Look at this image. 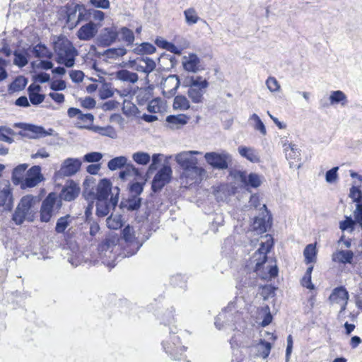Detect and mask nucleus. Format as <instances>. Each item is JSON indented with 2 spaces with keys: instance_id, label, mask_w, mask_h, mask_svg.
Returning <instances> with one entry per match:
<instances>
[{
  "instance_id": "56",
  "label": "nucleus",
  "mask_w": 362,
  "mask_h": 362,
  "mask_svg": "<svg viewBox=\"0 0 362 362\" xmlns=\"http://www.w3.org/2000/svg\"><path fill=\"white\" fill-rule=\"evenodd\" d=\"M349 197L353 199L354 202L361 204L362 201V192L358 187L352 186L350 189Z\"/></svg>"
},
{
  "instance_id": "41",
  "label": "nucleus",
  "mask_w": 362,
  "mask_h": 362,
  "mask_svg": "<svg viewBox=\"0 0 362 362\" xmlns=\"http://www.w3.org/2000/svg\"><path fill=\"white\" fill-rule=\"evenodd\" d=\"M185 22L188 25L196 24L200 19L194 8H189L184 11Z\"/></svg>"
},
{
  "instance_id": "15",
  "label": "nucleus",
  "mask_w": 362,
  "mask_h": 362,
  "mask_svg": "<svg viewBox=\"0 0 362 362\" xmlns=\"http://www.w3.org/2000/svg\"><path fill=\"white\" fill-rule=\"evenodd\" d=\"M202 153L197 151H183L176 155L175 160L183 169L191 168L197 165V159L194 155H199Z\"/></svg>"
},
{
  "instance_id": "55",
  "label": "nucleus",
  "mask_w": 362,
  "mask_h": 362,
  "mask_svg": "<svg viewBox=\"0 0 362 362\" xmlns=\"http://www.w3.org/2000/svg\"><path fill=\"white\" fill-rule=\"evenodd\" d=\"M103 156L100 152H90L83 156V160L87 163H96L100 161Z\"/></svg>"
},
{
  "instance_id": "1",
  "label": "nucleus",
  "mask_w": 362,
  "mask_h": 362,
  "mask_svg": "<svg viewBox=\"0 0 362 362\" xmlns=\"http://www.w3.org/2000/svg\"><path fill=\"white\" fill-rule=\"evenodd\" d=\"M163 323L169 326L170 336L163 341L162 345L165 353L173 360H181L186 347L182 345L177 333V328L174 325L175 322L173 311L169 310L164 313L162 317Z\"/></svg>"
},
{
  "instance_id": "47",
  "label": "nucleus",
  "mask_w": 362,
  "mask_h": 362,
  "mask_svg": "<svg viewBox=\"0 0 362 362\" xmlns=\"http://www.w3.org/2000/svg\"><path fill=\"white\" fill-rule=\"evenodd\" d=\"M29 130L33 133L35 134L38 137H45L47 136H51L53 134L54 130L49 129L48 130L45 129L42 127L40 126H30Z\"/></svg>"
},
{
  "instance_id": "35",
  "label": "nucleus",
  "mask_w": 362,
  "mask_h": 362,
  "mask_svg": "<svg viewBox=\"0 0 362 362\" xmlns=\"http://www.w3.org/2000/svg\"><path fill=\"white\" fill-rule=\"evenodd\" d=\"M272 345L269 342L264 339H260L259 342L256 345L257 356L267 358L270 354Z\"/></svg>"
},
{
  "instance_id": "43",
  "label": "nucleus",
  "mask_w": 362,
  "mask_h": 362,
  "mask_svg": "<svg viewBox=\"0 0 362 362\" xmlns=\"http://www.w3.org/2000/svg\"><path fill=\"white\" fill-rule=\"evenodd\" d=\"M139 170L133 164L127 163L125 165V170L119 173V177L124 180L127 176H140Z\"/></svg>"
},
{
  "instance_id": "44",
  "label": "nucleus",
  "mask_w": 362,
  "mask_h": 362,
  "mask_svg": "<svg viewBox=\"0 0 362 362\" xmlns=\"http://www.w3.org/2000/svg\"><path fill=\"white\" fill-rule=\"evenodd\" d=\"M132 159L139 165H147L151 160V156L148 153L138 151L132 154Z\"/></svg>"
},
{
  "instance_id": "14",
  "label": "nucleus",
  "mask_w": 362,
  "mask_h": 362,
  "mask_svg": "<svg viewBox=\"0 0 362 362\" xmlns=\"http://www.w3.org/2000/svg\"><path fill=\"white\" fill-rule=\"evenodd\" d=\"M180 79L177 75L168 76L161 83L163 95L167 98L174 96L180 86Z\"/></svg>"
},
{
  "instance_id": "3",
  "label": "nucleus",
  "mask_w": 362,
  "mask_h": 362,
  "mask_svg": "<svg viewBox=\"0 0 362 362\" xmlns=\"http://www.w3.org/2000/svg\"><path fill=\"white\" fill-rule=\"evenodd\" d=\"M54 51L57 54L56 62L58 64H64L67 68L74 66L78 52L68 39L59 38L54 42Z\"/></svg>"
},
{
  "instance_id": "36",
  "label": "nucleus",
  "mask_w": 362,
  "mask_h": 362,
  "mask_svg": "<svg viewBox=\"0 0 362 362\" xmlns=\"http://www.w3.org/2000/svg\"><path fill=\"white\" fill-rule=\"evenodd\" d=\"M127 164V158L124 156H117L107 163L109 170L114 171L124 167Z\"/></svg>"
},
{
  "instance_id": "52",
  "label": "nucleus",
  "mask_w": 362,
  "mask_h": 362,
  "mask_svg": "<svg viewBox=\"0 0 362 362\" xmlns=\"http://www.w3.org/2000/svg\"><path fill=\"white\" fill-rule=\"evenodd\" d=\"M119 33L121 35L122 40H124L129 45L132 44L134 42V33L129 28L124 27V28H121V30Z\"/></svg>"
},
{
  "instance_id": "45",
  "label": "nucleus",
  "mask_w": 362,
  "mask_h": 362,
  "mask_svg": "<svg viewBox=\"0 0 362 362\" xmlns=\"http://www.w3.org/2000/svg\"><path fill=\"white\" fill-rule=\"evenodd\" d=\"M27 83L26 78L18 76L11 83L9 89L13 92L21 90L26 86Z\"/></svg>"
},
{
  "instance_id": "2",
  "label": "nucleus",
  "mask_w": 362,
  "mask_h": 362,
  "mask_svg": "<svg viewBox=\"0 0 362 362\" xmlns=\"http://www.w3.org/2000/svg\"><path fill=\"white\" fill-rule=\"evenodd\" d=\"M39 199L28 194L23 196L13 214L12 220L16 225L22 224L25 221L32 222L37 212Z\"/></svg>"
},
{
  "instance_id": "20",
  "label": "nucleus",
  "mask_w": 362,
  "mask_h": 362,
  "mask_svg": "<svg viewBox=\"0 0 362 362\" xmlns=\"http://www.w3.org/2000/svg\"><path fill=\"white\" fill-rule=\"evenodd\" d=\"M116 194V192H112V185L109 180L105 178L101 180L96 188L95 199H108L110 194Z\"/></svg>"
},
{
  "instance_id": "51",
  "label": "nucleus",
  "mask_w": 362,
  "mask_h": 362,
  "mask_svg": "<svg viewBox=\"0 0 362 362\" xmlns=\"http://www.w3.org/2000/svg\"><path fill=\"white\" fill-rule=\"evenodd\" d=\"M126 53H127L126 49H124V47H119V48L109 49L106 50L105 52V55L107 58L114 59V58H117L119 57H122Z\"/></svg>"
},
{
  "instance_id": "7",
  "label": "nucleus",
  "mask_w": 362,
  "mask_h": 362,
  "mask_svg": "<svg viewBox=\"0 0 362 362\" xmlns=\"http://www.w3.org/2000/svg\"><path fill=\"white\" fill-rule=\"evenodd\" d=\"M204 158L210 165L218 170L227 169L228 163L231 162V156L226 151L206 153Z\"/></svg>"
},
{
  "instance_id": "24",
  "label": "nucleus",
  "mask_w": 362,
  "mask_h": 362,
  "mask_svg": "<svg viewBox=\"0 0 362 362\" xmlns=\"http://www.w3.org/2000/svg\"><path fill=\"white\" fill-rule=\"evenodd\" d=\"M238 177L245 185L256 188L261 185L260 177L256 173L247 175L245 172L239 171L238 173Z\"/></svg>"
},
{
  "instance_id": "4",
  "label": "nucleus",
  "mask_w": 362,
  "mask_h": 362,
  "mask_svg": "<svg viewBox=\"0 0 362 362\" xmlns=\"http://www.w3.org/2000/svg\"><path fill=\"white\" fill-rule=\"evenodd\" d=\"M188 87L187 95L194 103H202L204 94L209 86V82L201 76H192L186 79Z\"/></svg>"
},
{
  "instance_id": "25",
  "label": "nucleus",
  "mask_w": 362,
  "mask_h": 362,
  "mask_svg": "<svg viewBox=\"0 0 362 362\" xmlns=\"http://www.w3.org/2000/svg\"><path fill=\"white\" fill-rule=\"evenodd\" d=\"M329 101L332 106L339 105L341 107H345L349 103L346 95L339 90L330 92Z\"/></svg>"
},
{
  "instance_id": "50",
  "label": "nucleus",
  "mask_w": 362,
  "mask_h": 362,
  "mask_svg": "<svg viewBox=\"0 0 362 362\" xmlns=\"http://www.w3.org/2000/svg\"><path fill=\"white\" fill-rule=\"evenodd\" d=\"M250 120H253L255 122L254 128L256 130L259 131L262 135H265L267 134L266 127L257 114H252L250 117Z\"/></svg>"
},
{
  "instance_id": "28",
  "label": "nucleus",
  "mask_w": 362,
  "mask_h": 362,
  "mask_svg": "<svg viewBox=\"0 0 362 362\" xmlns=\"http://www.w3.org/2000/svg\"><path fill=\"white\" fill-rule=\"evenodd\" d=\"M27 164H21L16 167L12 173L11 180L15 185H20L23 183L25 179V170L28 168Z\"/></svg>"
},
{
  "instance_id": "63",
  "label": "nucleus",
  "mask_w": 362,
  "mask_h": 362,
  "mask_svg": "<svg viewBox=\"0 0 362 362\" xmlns=\"http://www.w3.org/2000/svg\"><path fill=\"white\" fill-rule=\"evenodd\" d=\"M78 12V21L86 20V10L83 5L76 4L74 7V13Z\"/></svg>"
},
{
  "instance_id": "26",
  "label": "nucleus",
  "mask_w": 362,
  "mask_h": 362,
  "mask_svg": "<svg viewBox=\"0 0 362 362\" xmlns=\"http://www.w3.org/2000/svg\"><path fill=\"white\" fill-rule=\"evenodd\" d=\"M349 296L346 289L343 286H339L332 291L329 299L332 303L339 304L348 300Z\"/></svg>"
},
{
  "instance_id": "21",
  "label": "nucleus",
  "mask_w": 362,
  "mask_h": 362,
  "mask_svg": "<svg viewBox=\"0 0 362 362\" xmlns=\"http://www.w3.org/2000/svg\"><path fill=\"white\" fill-rule=\"evenodd\" d=\"M182 65L187 71L197 73L200 68V59L195 54H189L182 58Z\"/></svg>"
},
{
  "instance_id": "17",
  "label": "nucleus",
  "mask_w": 362,
  "mask_h": 362,
  "mask_svg": "<svg viewBox=\"0 0 362 362\" xmlns=\"http://www.w3.org/2000/svg\"><path fill=\"white\" fill-rule=\"evenodd\" d=\"M204 173L205 170L203 168L198 167L197 165L183 169L181 179L185 180L186 185H192L193 182H196Z\"/></svg>"
},
{
  "instance_id": "29",
  "label": "nucleus",
  "mask_w": 362,
  "mask_h": 362,
  "mask_svg": "<svg viewBox=\"0 0 362 362\" xmlns=\"http://www.w3.org/2000/svg\"><path fill=\"white\" fill-rule=\"evenodd\" d=\"M116 78L124 81L132 83H135L139 79L138 74L135 72H132L127 69H121L116 72Z\"/></svg>"
},
{
  "instance_id": "9",
  "label": "nucleus",
  "mask_w": 362,
  "mask_h": 362,
  "mask_svg": "<svg viewBox=\"0 0 362 362\" xmlns=\"http://www.w3.org/2000/svg\"><path fill=\"white\" fill-rule=\"evenodd\" d=\"M45 180L39 165H34L25 173V179L21 184V189L33 188L37 186Z\"/></svg>"
},
{
  "instance_id": "54",
  "label": "nucleus",
  "mask_w": 362,
  "mask_h": 362,
  "mask_svg": "<svg viewBox=\"0 0 362 362\" xmlns=\"http://www.w3.org/2000/svg\"><path fill=\"white\" fill-rule=\"evenodd\" d=\"M14 60L13 64L19 67H23L28 64L27 57L21 52H14Z\"/></svg>"
},
{
  "instance_id": "10",
  "label": "nucleus",
  "mask_w": 362,
  "mask_h": 362,
  "mask_svg": "<svg viewBox=\"0 0 362 362\" xmlns=\"http://www.w3.org/2000/svg\"><path fill=\"white\" fill-rule=\"evenodd\" d=\"M57 196L54 193H50L43 200L40 208V220L42 222H49L53 215V209L55 205L59 208L60 204H57Z\"/></svg>"
},
{
  "instance_id": "58",
  "label": "nucleus",
  "mask_w": 362,
  "mask_h": 362,
  "mask_svg": "<svg viewBox=\"0 0 362 362\" xmlns=\"http://www.w3.org/2000/svg\"><path fill=\"white\" fill-rule=\"evenodd\" d=\"M354 225L355 221L351 217H346L344 221L339 223V228L343 231L349 228L353 230Z\"/></svg>"
},
{
  "instance_id": "22",
  "label": "nucleus",
  "mask_w": 362,
  "mask_h": 362,
  "mask_svg": "<svg viewBox=\"0 0 362 362\" xmlns=\"http://www.w3.org/2000/svg\"><path fill=\"white\" fill-rule=\"evenodd\" d=\"M118 35L119 33L116 28H105L102 30L99 36V42L104 46H109L116 41Z\"/></svg>"
},
{
  "instance_id": "6",
  "label": "nucleus",
  "mask_w": 362,
  "mask_h": 362,
  "mask_svg": "<svg viewBox=\"0 0 362 362\" xmlns=\"http://www.w3.org/2000/svg\"><path fill=\"white\" fill-rule=\"evenodd\" d=\"M240 314L236 310L235 303L231 302L228 303V306L222 310L215 320V326L221 329L224 325H229L231 322H235L237 318L239 317Z\"/></svg>"
},
{
  "instance_id": "19",
  "label": "nucleus",
  "mask_w": 362,
  "mask_h": 362,
  "mask_svg": "<svg viewBox=\"0 0 362 362\" xmlns=\"http://www.w3.org/2000/svg\"><path fill=\"white\" fill-rule=\"evenodd\" d=\"M97 33V25L93 22H89L78 29L76 35L81 40L88 41L94 37Z\"/></svg>"
},
{
  "instance_id": "60",
  "label": "nucleus",
  "mask_w": 362,
  "mask_h": 362,
  "mask_svg": "<svg viewBox=\"0 0 362 362\" xmlns=\"http://www.w3.org/2000/svg\"><path fill=\"white\" fill-rule=\"evenodd\" d=\"M160 100L158 99L152 100L147 106V110L151 113H157L160 111V106L159 105Z\"/></svg>"
},
{
  "instance_id": "30",
  "label": "nucleus",
  "mask_w": 362,
  "mask_h": 362,
  "mask_svg": "<svg viewBox=\"0 0 362 362\" xmlns=\"http://www.w3.org/2000/svg\"><path fill=\"white\" fill-rule=\"evenodd\" d=\"M166 122L171 129H178L187 123V117L185 115H169Z\"/></svg>"
},
{
  "instance_id": "39",
  "label": "nucleus",
  "mask_w": 362,
  "mask_h": 362,
  "mask_svg": "<svg viewBox=\"0 0 362 362\" xmlns=\"http://www.w3.org/2000/svg\"><path fill=\"white\" fill-rule=\"evenodd\" d=\"M189 101L184 95L175 96L173 102V108L180 110H187L189 108Z\"/></svg>"
},
{
  "instance_id": "42",
  "label": "nucleus",
  "mask_w": 362,
  "mask_h": 362,
  "mask_svg": "<svg viewBox=\"0 0 362 362\" xmlns=\"http://www.w3.org/2000/svg\"><path fill=\"white\" fill-rule=\"evenodd\" d=\"M107 226L112 230H117L122 226V216L119 215H111L106 219Z\"/></svg>"
},
{
  "instance_id": "59",
  "label": "nucleus",
  "mask_w": 362,
  "mask_h": 362,
  "mask_svg": "<svg viewBox=\"0 0 362 362\" xmlns=\"http://www.w3.org/2000/svg\"><path fill=\"white\" fill-rule=\"evenodd\" d=\"M29 99L33 105H37L42 103L45 99V95L38 93H31Z\"/></svg>"
},
{
  "instance_id": "49",
  "label": "nucleus",
  "mask_w": 362,
  "mask_h": 362,
  "mask_svg": "<svg viewBox=\"0 0 362 362\" xmlns=\"http://www.w3.org/2000/svg\"><path fill=\"white\" fill-rule=\"evenodd\" d=\"M14 134V132L12 129L1 126L0 127V140L7 142V143H12L13 139L8 136V135H12Z\"/></svg>"
},
{
  "instance_id": "11",
  "label": "nucleus",
  "mask_w": 362,
  "mask_h": 362,
  "mask_svg": "<svg viewBox=\"0 0 362 362\" xmlns=\"http://www.w3.org/2000/svg\"><path fill=\"white\" fill-rule=\"evenodd\" d=\"M173 170L170 166L163 165L155 175L152 181V190L154 192L160 191L166 184L170 182Z\"/></svg>"
},
{
  "instance_id": "53",
  "label": "nucleus",
  "mask_w": 362,
  "mask_h": 362,
  "mask_svg": "<svg viewBox=\"0 0 362 362\" xmlns=\"http://www.w3.org/2000/svg\"><path fill=\"white\" fill-rule=\"evenodd\" d=\"M266 86L267 88L272 93L279 92L281 88V86L276 78L273 76H269L266 81Z\"/></svg>"
},
{
  "instance_id": "5",
  "label": "nucleus",
  "mask_w": 362,
  "mask_h": 362,
  "mask_svg": "<svg viewBox=\"0 0 362 362\" xmlns=\"http://www.w3.org/2000/svg\"><path fill=\"white\" fill-rule=\"evenodd\" d=\"M117 245L113 239H106L100 244L97 248L98 256L94 259L95 262L101 261L107 267H114L115 255L114 250Z\"/></svg>"
},
{
  "instance_id": "38",
  "label": "nucleus",
  "mask_w": 362,
  "mask_h": 362,
  "mask_svg": "<svg viewBox=\"0 0 362 362\" xmlns=\"http://www.w3.org/2000/svg\"><path fill=\"white\" fill-rule=\"evenodd\" d=\"M73 218L70 215L60 217L57 221L55 231L57 233H64L66 229L69 226Z\"/></svg>"
},
{
  "instance_id": "16",
  "label": "nucleus",
  "mask_w": 362,
  "mask_h": 362,
  "mask_svg": "<svg viewBox=\"0 0 362 362\" xmlns=\"http://www.w3.org/2000/svg\"><path fill=\"white\" fill-rule=\"evenodd\" d=\"M262 213L259 216L255 217L254 221V229L262 233L267 231V228L270 226L269 221L271 216L267 211L265 204H263L262 208Z\"/></svg>"
},
{
  "instance_id": "62",
  "label": "nucleus",
  "mask_w": 362,
  "mask_h": 362,
  "mask_svg": "<svg viewBox=\"0 0 362 362\" xmlns=\"http://www.w3.org/2000/svg\"><path fill=\"white\" fill-rule=\"evenodd\" d=\"M70 78L74 82L79 83L81 82L84 77V74L81 71L72 70L69 73Z\"/></svg>"
},
{
  "instance_id": "57",
  "label": "nucleus",
  "mask_w": 362,
  "mask_h": 362,
  "mask_svg": "<svg viewBox=\"0 0 362 362\" xmlns=\"http://www.w3.org/2000/svg\"><path fill=\"white\" fill-rule=\"evenodd\" d=\"M339 170L338 167H334L332 169L329 170L326 173L325 180L329 183H332L335 182L338 177L337 171Z\"/></svg>"
},
{
  "instance_id": "61",
  "label": "nucleus",
  "mask_w": 362,
  "mask_h": 362,
  "mask_svg": "<svg viewBox=\"0 0 362 362\" xmlns=\"http://www.w3.org/2000/svg\"><path fill=\"white\" fill-rule=\"evenodd\" d=\"M243 338V335L241 333L235 334L230 339V343L232 348H236L240 346H244L241 339Z\"/></svg>"
},
{
  "instance_id": "31",
  "label": "nucleus",
  "mask_w": 362,
  "mask_h": 362,
  "mask_svg": "<svg viewBox=\"0 0 362 362\" xmlns=\"http://www.w3.org/2000/svg\"><path fill=\"white\" fill-rule=\"evenodd\" d=\"M238 152L242 157L245 158L252 163H257L259 160L257 152L252 148L240 146L238 148Z\"/></svg>"
},
{
  "instance_id": "12",
  "label": "nucleus",
  "mask_w": 362,
  "mask_h": 362,
  "mask_svg": "<svg viewBox=\"0 0 362 362\" xmlns=\"http://www.w3.org/2000/svg\"><path fill=\"white\" fill-rule=\"evenodd\" d=\"M266 240L261 242L260 247L252 257L253 262H256L255 271L259 270L260 267L264 264L267 260V254L270 251L273 246V239L270 235L265 236Z\"/></svg>"
},
{
  "instance_id": "13",
  "label": "nucleus",
  "mask_w": 362,
  "mask_h": 362,
  "mask_svg": "<svg viewBox=\"0 0 362 362\" xmlns=\"http://www.w3.org/2000/svg\"><path fill=\"white\" fill-rule=\"evenodd\" d=\"M122 235L127 243V246L125 248V256L130 257L134 255L139 250L141 245H139L137 241L134 240L133 228L129 226H126L122 230Z\"/></svg>"
},
{
  "instance_id": "18",
  "label": "nucleus",
  "mask_w": 362,
  "mask_h": 362,
  "mask_svg": "<svg viewBox=\"0 0 362 362\" xmlns=\"http://www.w3.org/2000/svg\"><path fill=\"white\" fill-rule=\"evenodd\" d=\"M81 165V161L78 158H67L64 161L59 172L64 176H71L78 171Z\"/></svg>"
},
{
  "instance_id": "48",
  "label": "nucleus",
  "mask_w": 362,
  "mask_h": 362,
  "mask_svg": "<svg viewBox=\"0 0 362 362\" xmlns=\"http://www.w3.org/2000/svg\"><path fill=\"white\" fill-rule=\"evenodd\" d=\"M138 60L144 64L147 76L156 69V62L148 57H142L139 58Z\"/></svg>"
},
{
  "instance_id": "8",
  "label": "nucleus",
  "mask_w": 362,
  "mask_h": 362,
  "mask_svg": "<svg viewBox=\"0 0 362 362\" xmlns=\"http://www.w3.org/2000/svg\"><path fill=\"white\" fill-rule=\"evenodd\" d=\"M114 192L111 194L110 199H96V215L98 217H105L108 215L110 211L114 210L118 203V195L119 189L116 187L114 188Z\"/></svg>"
},
{
  "instance_id": "32",
  "label": "nucleus",
  "mask_w": 362,
  "mask_h": 362,
  "mask_svg": "<svg viewBox=\"0 0 362 362\" xmlns=\"http://www.w3.org/2000/svg\"><path fill=\"white\" fill-rule=\"evenodd\" d=\"M32 52L37 58L51 59L53 57L52 52L42 43H39L34 46Z\"/></svg>"
},
{
  "instance_id": "46",
  "label": "nucleus",
  "mask_w": 362,
  "mask_h": 362,
  "mask_svg": "<svg viewBox=\"0 0 362 362\" xmlns=\"http://www.w3.org/2000/svg\"><path fill=\"white\" fill-rule=\"evenodd\" d=\"M94 131L102 136H108L112 139L117 136L116 132L112 126H107L105 127H95Z\"/></svg>"
},
{
  "instance_id": "40",
  "label": "nucleus",
  "mask_w": 362,
  "mask_h": 362,
  "mask_svg": "<svg viewBox=\"0 0 362 362\" xmlns=\"http://www.w3.org/2000/svg\"><path fill=\"white\" fill-rule=\"evenodd\" d=\"M316 248L313 244L308 245L303 251V255L305 257V262L310 264L316 261Z\"/></svg>"
},
{
  "instance_id": "33",
  "label": "nucleus",
  "mask_w": 362,
  "mask_h": 362,
  "mask_svg": "<svg viewBox=\"0 0 362 362\" xmlns=\"http://www.w3.org/2000/svg\"><path fill=\"white\" fill-rule=\"evenodd\" d=\"M286 157L287 159L300 160V150L293 144H284Z\"/></svg>"
},
{
  "instance_id": "37",
  "label": "nucleus",
  "mask_w": 362,
  "mask_h": 362,
  "mask_svg": "<svg viewBox=\"0 0 362 362\" xmlns=\"http://www.w3.org/2000/svg\"><path fill=\"white\" fill-rule=\"evenodd\" d=\"M78 193L79 189L75 185H71L63 189L60 196L62 199L70 202L74 200L78 196Z\"/></svg>"
},
{
  "instance_id": "34",
  "label": "nucleus",
  "mask_w": 362,
  "mask_h": 362,
  "mask_svg": "<svg viewBox=\"0 0 362 362\" xmlns=\"http://www.w3.org/2000/svg\"><path fill=\"white\" fill-rule=\"evenodd\" d=\"M141 206V198L138 196H132L124 202H121V207L128 211H135Z\"/></svg>"
},
{
  "instance_id": "27",
  "label": "nucleus",
  "mask_w": 362,
  "mask_h": 362,
  "mask_svg": "<svg viewBox=\"0 0 362 362\" xmlns=\"http://www.w3.org/2000/svg\"><path fill=\"white\" fill-rule=\"evenodd\" d=\"M354 258V252L351 250H338L332 255L333 262L346 264L351 263Z\"/></svg>"
},
{
  "instance_id": "64",
  "label": "nucleus",
  "mask_w": 362,
  "mask_h": 362,
  "mask_svg": "<svg viewBox=\"0 0 362 362\" xmlns=\"http://www.w3.org/2000/svg\"><path fill=\"white\" fill-rule=\"evenodd\" d=\"M354 218L356 221L362 228V203L356 204V209L354 211Z\"/></svg>"
},
{
  "instance_id": "23",
  "label": "nucleus",
  "mask_w": 362,
  "mask_h": 362,
  "mask_svg": "<svg viewBox=\"0 0 362 362\" xmlns=\"http://www.w3.org/2000/svg\"><path fill=\"white\" fill-rule=\"evenodd\" d=\"M13 208V195L8 188L0 192V211H11Z\"/></svg>"
}]
</instances>
